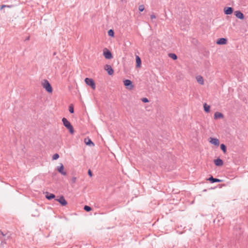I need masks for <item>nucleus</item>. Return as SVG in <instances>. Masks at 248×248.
<instances>
[{
	"label": "nucleus",
	"instance_id": "16",
	"mask_svg": "<svg viewBox=\"0 0 248 248\" xmlns=\"http://www.w3.org/2000/svg\"><path fill=\"white\" fill-rule=\"evenodd\" d=\"M223 117H224L223 114L219 112H216L214 114V118L215 119H217L218 118H223Z\"/></svg>",
	"mask_w": 248,
	"mask_h": 248
},
{
	"label": "nucleus",
	"instance_id": "30",
	"mask_svg": "<svg viewBox=\"0 0 248 248\" xmlns=\"http://www.w3.org/2000/svg\"><path fill=\"white\" fill-rule=\"evenodd\" d=\"M71 181L73 183H76V178L75 177H73L71 179Z\"/></svg>",
	"mask_w": 248,
	"mask_h": 248
},
{
	"label": "nucleus",
	"instance_id": "15",
	"mask_svg": "<svg viewBox=\"0 0 248 248\" xmlns=\"http://www.w3.org/2000/svg\"><path fill=\"white\" fill-rule=\"evenodd\" d=\"M46 197L47 199L50 200L55 198V196L54 194L50 193L48 192L46 193Z\"/></svg>",
	"mask_w": 248,
	"mask_h": 248
},
{
	"label": "nucleus",
	"instance_id": "14",
	"mask_svg": "<svg viewBox=\"0 0 248 248\" xmlns=\"http://www.w3.org/2000/svg\"><path fill=\"white\" fill-rule=\"evenodd\" d=\"M208 181H209L211 183H216V182H221L223 181L222 180L217 179V178H214L213 176H211L209 177L208 179Z\"/></svg>",
	"mask_w": 248,
	"mask_h": 248
},
{
	"label": "nucleus",
	"instance_id": "25",
	"mask_svg": "<svg viewBox=\"0 0 248 248\" xmlns=\"http://www.w3.org/2000/svg\"><path fill=\"white\" fill-rule=\"evenodd\" d=\"M69 110L71 113H73L74 112V107L72 105H70L69 106Z\"/></svg>",
	"mask_w": 248,
	"mask_h": 248
},
{
	"label": "nucleus",
	"instance_id": "23",
	"mask_svg": "<svg viewBox=\"0 0 248 248\" xmlns=\"http://www.w3.org/2000/svg\"><path fill=\"white\" fill-rule=\"evenodd\" d=\"M108 34L109 36L113 37L114 34L113 30H112V29L109 30L108 31Z\"/></svg>",
	"mask_w": 248,
	"mask_h": 248
},
{
	"label": "nucleus",
	"instance_id": "29",
	"mask_svg": "<svg viewBox=\"0 0 248 248\" xmlns=\"http://www.w3.org/2000/svg\"><path fill=\"white\" fill-rule=\"evenodd\" d=\"M88 175L90 176V177H92V175H93V174H92V171L91 170H89L88 171Z\"/></svg>",
	"mask_w": 248,
	"mask_h": 248
},
{
	"label": "nucleus",
	"instance_id": "11",
	"mask_svg": "<svg viewBox=\"0 0 248 248\" xmlns=\"http://www.w3.org/2000/svg\"><path fill=\"white\" fill-rule=\"evenodd\" d=\"M209 142L215 145L218 146L219 144V140L217 138H210Z\"/></svg>",
	"mask_w": 248,
	"mask_h": 248
},
{
	"label": "nucleus",
	"instance_id": "6",
	"mask_svg": "<svg viewBox=\"0 0 248 248\" xmlns=\"http://www.w3.org/2000/svg\"><path fill=\"white\" fill-rule=\"evenodd\" d=\"M105 69L107 71L109 75H112L114 73L113 69L110 65H106L105 66Z\"/></svg>",
	"mask_w": 248,
	"mask_h": 248
},
{
	"label": "nucleus",
	"instance_id": "12",
	"mask_svg": "<svg viewBox=\"0 0 248 248\" xmlns=\"http://www.w3.org/2000/svg\"><path fill=\"white\" fill-rule=\"evenodd\" d=\"M224 12L226 15H231L233 12V8L231 7H225Z\"/></svg>",
	"mask_w": 248,
	"mask_h": 248
},
{
	"label": "nucleus",
	"instance_id": "9",
	"mask_svg": "<svg viewBox=\"0 0 248 248\" xmlns=\"http://www.w3.org/2000/svg\"><path fill=\"white\" fill-rule=\"evenodd\" d=\"M234 15L236 17L240 19H243L244 18V14L240 11H236L234 12Z\"/></svg>",
	"mask_w": 248,
	"mask_h": 248
},
{
	"label": "nucleus",
	"instance_id": "28",
	"mask_svg": "<svg viewBox=\"0 0 248 248\" xmlns=\"http://www.w3.org/2000/svg\"><path fill=\"white\" fill-rule=\"evenodd\" d=\"M142 101L144 103H147L149 102V100L147 98H143L142 99Z\"/></svg>",
	"mask_w": 248,
	"mask_h": 248
},
{
	"label": "nucleus",
	"instance_id": "33",
	"mask_svg": "<svg viewBox=\"0 0 248 248\" xmlns=\"http://www.w3.org/2000/svg\"><path fill=\"white\" fill-rule=\"evenodd\" d=\"M30 39V36H28V37H27V38L26 39V41L27 40H29Z\"/></svg>",
	"mask_w": 248,
	"mask_h": 248
},
{
	"label": "nucleus",
	"instance_id": "21",
	"mask_svg": "<svg viewBox=\"0 0 248 248\" xmlns=\"http://www.w3.org/2000/svg\"><path fill=\"white\" fill-rule=\"evenodd\" d=\"M203 107H204V110L206 112H209L210 108V106H209V105H207L206 103H205L204 104Z\"/></svg>",
	"mask_w": 248,
	"mask_h": 248
},
{
	"label": "nucleus",
	"instance_id": "7",
	"mask_svg": "<svg viewBox=\"0 0 248 248\" xmlns=\"http://www.w3.org/2000/svg\"><path fill=\"white\" fill-rule=\"evenodd\" d=\"M57 170L61 173L63 175H66V172L64 171V167L63 165L62 164H61V165L60 166L57 167Z\"/></svg>",
	"mask_w": 248,
	"mask_h": 248
},
{
	"label": "nucleus",
	"instance_id": "13",
	"mask_svg": "<svg viewBox=\"0 0 248 248\" xmlns=\"http://www.w3.org/2000/svg\"><path fill=\"white\" fill-rule=\"evenodd\" d=\"M214 163L217 166H221L223 164V161L220 158H218L214 160Z\"/></svg>",
	"mask_w": 248,
	"mask_h": 248
},
{
	"label": "nucleus",
	"instance_id": "1",
	"mask_svg": "<svg viewBox=\"0 0 248 248\" xmlns=\"http://www.w3.org/2000/svg\"><path fill=\"white\" fill-rule=\"evenodd\" d=\"M62 122L64 126L69 130L70 134H73L74 132V128L71 123L65 118L62 119Z\"/></svg>",
	"mask_w": 248,
	"mask_h": 248
},
{
	"label": "nucleus",
	"instance_id": "20",
	"mask_svg": "<svg viewBox=\"0 0 248 248\" xmlns=\"http://www.w3.org/2000/svg\"><path fill=\"white\" fill-rule=\"evenodd\" d=\"M168 56L170 58L174 60H175L177 59V55L174 53H169Z\"/></svg>",
	"mask_w": 248,
	"mask_h": 248
},
{
	"label": "nucleus",
	"instance_id": "22",
	"mask_svg": "<svg viewBox=\"0 0 248 248\" xmlns=\"http://www.w3.org/2000/svg\"><path fill=\"white\" fill-rule=\"evenodd\" d=\"M220 149L224 153H226V147L225 144H221L220 145Z\"/></svg>",
	"mask_w": 248,
	"mask_h": 248
},
{
	"label": "nucleus",
	"instance_id": "18",
	"mask_svg": "<svg viewBox=\"0 0 248 248\" xmlns=\"http://www.w3.org/2000/svg\"><path fill=\"white\" fill-rule=\"evenodd\" d=\"M84 141L86 145L89 146H94V144L90 139H85Z\"/></svg>",
	"mask_w": 248,
	"mask_h": 248
},
{
	"label": "nucleus",
	"instance_id": "31",
	"mask_svg": "<svg viewBox=\"0 0 248 248\" xmlns=\"http://www.w3.org/2000/svg\"><path fill=\"white\" fill-rule=\"evenodd\" d=\"M12 6L11 5H2L1 7V9H2L4 7H11Z\"/></svg>",
	"mask_w": 248,
	"mask_h": 248
},
{
	"label": "nucleus",
	"instance_id": "4",
	"mask_svg": "<svg viewBox=\"0 0 248 248\" xmlns=\"http://www.w3.org/2000/svg\"><path fill=\"white\" fill-rule=\"evenodd\" d=\"M124 83L126 88L128 89L131 90L133 88L132 82L129 79H125L124 81Z\"/></svg>",
	"mask_w": 248,
	"mask_h": 248
},
{
	"label": "nucleus",
	"instance_id": "5",
	"mask_svg": "<svg viewBox=\"0 0 248 248\" xmlns=\"http://www.w3.org/2000/svg\"><path fill=\"white\" fill-rule=\"evenodd\" d=\"M55 200L58 201L62 206H65L67 204L66 201L63 196H61L59 199H56Z\"/></svg>",
	"mask_w": 248,
	"mask_h": 248
},
{
	"label": "nucleus",
	"instance_id": "10",
	"mask_svg": "<svg viewBox=\"0 0 248 248\" xmlns=\"http://www.w3.org/2000/svg\"><path fill=\"white\" fill-rule=\"evenodd\" d=\"M227 43V39L225 38H221L217 40V44L218 45H225Z\"/></svg>",
	"mask_w": 248,
	"mask_h": 248
},
{
	"label": "nucleus",
	"instance_id": "32",
	"mask_svg": "<svg viewBox=\"0 0 248 248\" xmlns=\"http://www.w3.org/2000/svg\"><path fill=\"white\" fill-rule=\"evenodd\" d=\"M150 17L152 19H155L156 18V16L155 15H151V16H150Z\"/></svg>",
	"mask_w": 248,
	"mask_h": 248
},
{
	"label": "nucleus",
	"instance_id": "3",
	"mask_svg": "<svg viewBox=\"0 0 248 248\" xmlns=\"http://www.w3.org/2000/svg\"><path fill=\"white\" fill-rule=\"evenodd\" d=\"M85 82L87 85L91 86L93 90L95 89V84L94 80L92 78H86L85 79Z\"/></svg>",
	"mask_w": 248,
	"mask_h": 248
},
{
	"label": "nucleus",
	"instance_id": "26",
	"mask_svg": "<svg viewBox=\"0 0 248 248\" xmlns=\"http://www.w3.org/2000/svg\"><path fill=\"white\" fill-rule=\"evenodd\" d=\"M59 157V155L58 154H54L52 156L53 160H56Z\"/></svg>",
	"mask_w": 248,
	"mask_h": 248
},
{
	"label": "nucleus",
	"instance_id": "19",
	"mask_svg": "<svg viewBox=\"0 0 248 248\" xmlns=\"http://www.w3.org/2000/svg\"><path fill=\"white\" fill-rule=\"evenodd\" d=\"M136 61L137 67H140L141 62L140 58L138 56H136Z\"/></svg>",
	"mask_w": 248,
	"mask_h": 248
},
{
	"label": "nucleus",
	"instance_id": "2",
	"mask_svg": "<svg viewBox=\"0 0 248 248\" xmlns=\"http://www.w3.org/2000/svg\"><path fill=\"white\" fill-rule=\"evenodd\" d=\"M42 86L48 93H51L52 92V88L48 80H44L42 82Z\"/></svg>",
	"mask_w": 248,
	"mask_h": 248
},
{
	"label": "nucleus",
	"instance_id": "27",
	"mask_svg": "<svg viewBox=\"0 0 248 248\" xmlns=\"http://www.w3.org/2000/svg\"><path fill=\"white\" fill-rule=\"evenodd\" d=\"M139 10L140 12H142L144 10V7L143 5H140L139 7Z\"/></svg>",
	"mask_w": 248,
	"mask_h": 248
},
{
	"label": "nucleus",
	"instance_id": "24",
	"mask_svg": "<svg viewBox=\"0 0 248 248\" xmlns=\"http://www.w3.org/2000/svg\"><path fill=\"white\" fill-rule=\"evenodd\" d=\"M84 209L87 212H89L92 210V208L89 206L85 205L84 207Z\"/></svg>",
	"mask_w": 248,
	"mask_h": 248
},
{
	"label": "nucleus",
	"instance_id": "8",
	"mask_svg": "<svg viewBox=\"0 0 248 248\" xmlns=\"http://www.w3.org/2000/svg\"><path fill=\"white\" fill-rule=\"evenodd\" d=\"M103 55L105 58L107 59H110L112 58V56L110 51L108 50H106V51H104Z\"/></svg>",
	"mask_w": 248,
	"mask_h": 248
},
{
	"label": "nucleus",
	"instance_id": "17",
	"mask_svg": "<svg viewBox=\"0 0 248 248\" xmlns=\"http://www.w3.org/2000/svg\"><path fill=\"white\" fill-rule=\"evenodd\" d=\"M197 82L201 85L204 84V80L203 78L201 76H198L196 77Z\"/></svg>",
	"mask_w": 248,
	"mask_h": 248
}]
</instances>
